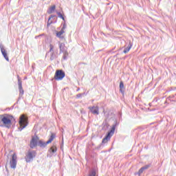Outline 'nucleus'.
Listing matches in <instances>:
<instances>
[{
  "mask_svg": "<svg viewBox=\"0 0 176 176\" xmlns=\"http://www.w3.org/2000/svg\"><path fill=\"white\" fill-rule=\"evenodd\" d=\"M89 176H96V170H92L89 174Z\"/></svg>",
  "mask_w": 176,
  "mask_h": 176,
  "instance_id": "obj_25",
  "label": "nucleus"
},
{
  "mask_svg": "<svg viewBox=\"0 0 176 176\" xmlns=\"http://www.w3.org/2000/svg\"><path fill=\"white\" fill-rule=\"evenodd\" d=\"M132 47L133 44H131V42H129L128 46L125 47V49L124 50L123 53H129V52H130V49H131Z\"/></svg>",
  "mask_w": 176,
  "mask_h": 176,
  "instance_id": "obj_13",
  "label": "nucleus"
},
{
  "mask_svg": "<svg viewBox=\"0 0 176 176\" xmlns=\"http://www.w3.org/2000/svg\"><path fill=\"white\" fill-rule=\"evenodd\" d=\"M144 168H141L139 170V171L138 172L137 174H138V175L140 176V175H141V174H142V173H144Z\"/></svg>",
  "mask_w": 176,
  "mask_h": 176,
  "instance_id": "obj_23",
  "label": "nucleus"
},
{
  "mask_svg": "<svg viewBox=\"0 0 176 176\" xmlns=\"http://www.w3.org/2000/svg\"><path fill=\"white\" fill-rule=\"evenodd\" d=\"M54 10H56V6H52L47 10L48 14H52V13H53V12H54Z\"/></svg>",
  "mask_w": 176,
  "mask_h": 176,
  "instance_id": "obj_15",
  "label": "nucleus"
},
{
  "mask_svg": "<svg viewBox=\"0 0 176 176\" xmlns=\"http://www.w3.org/2000/svg\"><path fill=\"white\" fill-rule=\"evenodd\" d=\"M4 58H6V61H9V57L8 56V54L3 55Z\"/></svg>",
  "mask_w": 176,
  "mask_h": 176,
  "instance_id": "obj_26",
  "label": "nucleus"
},
{
  "mask_svg": "<svg viewBox=\"0 0 176 176\" xmlns=\"http://www.w3.org/2000/svg\"><path fill=\"white\" fill-rule=\"evenodd\" d=\"M58 14V17H59L60 19H62V20H63V21H65V18H64V16H63V14H61V12H57Z\"/></svg>",
  "mask_w": 176,
  "mask_h": 176,
  "instance_id": "obj_22",
  "label": "nucleus"
},
{
  "mask_svg": "<svg viewBox=\"0 0 176 176\" xmlns=\"http://www.w3.org/2000/svg\"><path fill=\"white\" fill-rule=\"evenodd\" d=\"M19 131H21L23 130V129H25L26 126H28V118H27L24 114L21 115L19 118Z\"/></svg>",
  "mask_w": 176,
  "mask_h": 176,
  "instance_id": "obj_3",
  "label": "nucleus"
},
{
  "mask_svg": "<svg viewBox=\"0 0 176 176\" xmlns=\"http://www.w3.org/2000/svg\"><path fill=\"white\" fill-rule=\"evenodd\" d=\"M10 118H12V116L8 114L0 115V123H3V126L6 127V129H10L12 126V120Z\"/></svg>",
  "mask_w": 176,
  "mask_h": 176,
  "instance_id": "obj_1",
  "label": "nucleus"
},
{
  "mask_svg": "<svg viewBox=\"0 0 176 176\" xmlns=\"http://www.w3.org/2000/svg\"><path fill=\"white\" fill-rule=\"evenodd\" d=\"M65 28H67V24L66 23H64L63 24V27L62 28L61 30H63V31L65 30Z\"/></svg>",
  "mask_w": 176,
  "mask_h": 176,
  "instance_id": "obj_27",
  "label": "nucleus"
},
{
  "mask_svg": "<svg viewBox=\"0 0 176 176\" xmlns=\"http://www.w3.org/2000/svg\"><path fill=\"white\" fill-rule=\"evenodd\" d=\"M117 126H119V123H118V121H115L114 124L112 125L110 131H109L106 137L103 138L102 144H107V142H108V141L111 140V137H112V135L115 134V130Z\"/></svg>",
  "mask_w": 176,
  "mask_h": 176,
  "instance_id": "obj_2",
  "label": "nucleus"
},
{
  "mask_svg": "<svg viewBox=\"0 0 176 176\" xmlns=\"http://www.w3.org/2000/svg\"><path fill=\"white\" fill-rule=\"evenodd\" d=\"M35 156H36V152H35V151H28L25 157V162L27 163H30V162H32V160H33Z\"/></svg>",
  "mask_w": 176,
  "mask_h": 176,
  "instance_id": "obj_5",
  "label": "nucleus"
},
{
  "mask_svg": "<svg viewBox=\"0 0 176 176\" xmlns=\"http://www.w3.org/2000/svg\"><path fill=\"white\" fill-rule=\"evenodd\" d=\"M50 153L51 154V156H53V155H56L57 152V146L54 144L49 150Z\"/></svg>",
  "mask_w": 176,
  "mask_h": 176,
  "instance_id": "obj_12",
  "label": "nucleus"
},
{
  "mask_svg": "<svg viewBox=\"0 0 176 176\" xmlns=\"http://www.w3.org/2000/svg\"><path fill=\"white\" fill-rule=\"evenodd\" d=\"M53 17H54V15H51L49 19H48V21H47V27H49V25H50V24H52V21H50L51 19H53Z\"/></svg>",
  "mask_w": 176,
  "mask_h": 176,
  "instance_id": "obj_20",
  "label": "nucleus"
},
{
  "mask_svg": "<svg viewBox=\"0 0 176 176\" xmlns=\"http://www.w3.org/2000/svg\"><path fill=\"white\" fill-rule=\"evenodd\" d=\"M124 88V84L123 83V81H121L120 82V91L123 94L124 93V90L123 89Z\"/></svg>",
  "mask_w": 176,
  "mask_h": 176,
  "instance_id": "obj_17",
  "label": "nucleus"
},
{
  "mask_svg": "<svg viewBox=\"0 0 176 176\" xmlns=\"http://www.w3.org/2000/svg\"><path fill=\"white\" fill-rule=\"evenodd\" d=\"M38 140H39V138L36 136V137H32L31 141H30V148L32 149H34V148H35V146H36V145H38Z\"/></svg>",
  "mask_w": 176,
  "mask_h": 176,
  "instance_id": "obj_9",
  "label": "nucleus"
},
{
  "mask_svg": "<svg viewBox=\"0 0 176 176\" xmlns=\"http://www.w3.org/2000/svg\"><path fill=\"white\" fill-rule=\"evenodd\" d=\"M10 166L11 168H16L17 166V155H16V153L12 155V160L10 162Z\"/></svg>",
  "mask_w": 176,
  "mask_h": 176,
  "instance_id": "obj_7",
  "label": "nucleus"
},
{
  "mask_svg": "<svg viewBox=\"0 0 176 176\" xmlns=\"http://www.w3.org/2000/svg\"><path fill=\"white\" fill-rule=\"evenodd\" d=\"M65 78V73L63 70H57L55 73L54 80H62Z\"/></svg>",
  "mask_w": 176,
  "mask_h": 176,
  "instance_id": "obj_6",
  "label": "nucleus"
},
{
  "mask_svg": "<svg viewBox=\"0 0 176 176\" xmlns=\"http://www.w3.org/2000/svg\"><path fill=\"white\" fill-rule=\"evenodd\" d=\"M82 95H83V94H77V98H80V97H82Z\"/></svg>",
  "mask_w": 176,
  "mask_h": 176,
  "instance_id": "obj_28",
  "label": "nucleus"
},
{
  "mask_svg": "<svg viewBox=\"0 0 176 176\" xmlns=\"http://www.w3.org/2000/svg\"><path fill=\"white\" fill-rule=\"evenodd\" d=\"M58 47H59V50H60V54H61V53H64V52H67V47H65V43L59 42Z\"/></svg>",
  "mask_w": 176,
  "mask_h": 176,
  "instance_id": "obj_11",
  "label": "nucleus"
},
{
  "mask_svg": "<svg viewBox=\"0 0 176 176\" xmlns=\"http://www.w3.org/2000/svg\"><path fill=\"white\" fill-rule=\"evenodd\" d=\"M48 53H54V45L50 44V51Z\"/></svg>",
  "mask_w": 176,
  "mask_h": 176,
  "instance_id": "obj_19",
  "label": "nucleus"
},
{
  "mask_svg": "<svg viewBox=\"0 0 176 176\" xmlns=\"http://www.w3.org/2000/svg\"><path fill=\"white\" fill-rule=\"evenodd\" d=\"M149 167H151V164H147L145 165L144 166L142 167V168H143V170H148V168H149Z\"/></svg>",
  "mask_w": 176,
  "mask_h": 176,
  "instance_id": "obj_24",
  "label": "nucleus"
},
{
  "mask_svg": "<svg viewBox=\"0 0 176 176\" xmlns=\"http://www.w3.org/2000/svg\"><path fill=\"white\" fill-rule=\"evenodd\" d=\"M64 32H65L61 29L60 31H59L56 33L57 38H60V39H63V38H64V37L62 36L61 35H63V34H64Z\"/></svg>",
  "mask_w": 176,
  "mask_h": 176,
  "instance_id": "obj_14",
  "label": "nucleus"
},
{
  "mask_svg": "<svg viewBox=\"0 0 176 176\" xmlns=\"http://www.w3.org/2000/svg\"><path fill=\"white\" fill-rule=\"evenodd\" d=\"M63 54V60H67V57H68V51H65V52H62Z\"/></svg>",
  "mask_w": 176,
  "mask_h": 176,
  "instance_id": "obj_21",
  "label": "nucleus"
},
{
  "mask_svg": "<svg viewBox=\"0 0 176 176\" xmlns=\"http://www.w3.org/2000/svg\"><path fill=\"white\" fill-rule=\"evenodd\" d=\"M54 138H56V134L52 133L49 140L46 142H43V140H39L37 145L40 146V148H45V146L50 144V142H52Z\"/></svg>",
  "mask_w": 176,
  "mask_h": 176,
  "instance_id": "obj_4",
  "label": "nucleus"
},
{
  "mask_svg": "<svg viewBox=\"0 0 176 176\" xmlns=\"http://www.w3.org/2000/svg\"><path fill=\"white\" fill-rule=\"evenodd\" d=\"M35 38H36V39L37 38H39V36H36Z\"/></svg>",
  "mask_w": 176,
  "mask_h": 176,
  "instance_id": "obj_29",
  "label": "nucleus"
},
{
  "mask_svg": "<svg viewBox=\"0 0 176 176\" xmlns=\"http://www.w3.org/2000/svg\"><path fill=\"white\" fill-rule=\"evenodd\" d=\"M18 78V86L19 89V96H23L24 94V89H23V84L21 82V80L20 79V76H17Z\"/></svg>",
  "mask_w": 176,
  "mask_h": 176,
  "instance_id": "obj_10",
  "label": "nucleus"
},
{
  "mask_svg": "<svg viewBox=\"0 0 176 176\" xmlns=\"http://www.w3.org/2000/svg\"><path fill=\"white\" fill-rule=\"evenodd\" d=\"M55 58H57V54L54 52H51L50 59L51 60V61H53V60H55Z\"/></svg>",
  "mask_w": 176,
  "mask_h": 176,
  "instance_id": "obj_16",
  "label": "nucleus"
},
{
  "mask_svg": "<svg viewBox=\"0 0 176 176\" xmlns=\"http://www.w3.org/2000/svg\"><path fill=\"white\" fill-rule=\"evenodd\" d=\"M88 109L94 115H100V108L98 106L89 107Z\"/></svg>",
  "mask_w": 176,
  "mask_h": 176,
  "instance_id": "obj_8",
  "label": "nucleus"
},
{
  "mask_svg": "<svg viewBox=\"0 0 176 176\" xmlns=\"http://www.w3.org/2000/svg\"><path fill=\"white\" fill-rule=\"evenodd\" d=\"M0 49L3 56H5L7 53H6V50H5V47H3V45L2 44L0 45Z\"/></svg>",
  "mask_w": 176,
  "mask_h": 176,
  "instance_id": "obj_18",
  "label": "nucleus"
}]
</instances>
